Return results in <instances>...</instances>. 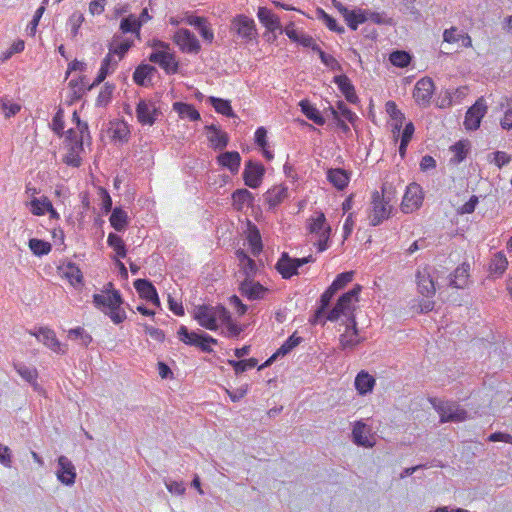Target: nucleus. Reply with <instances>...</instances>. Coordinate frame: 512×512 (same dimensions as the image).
I'll return each instance as SVG.
<instances>
[{"instance_id":"1a4fd4ad","label":"nucleus","mask_w":512,"mask_h":512,"mask_svg":"<svg viewBox=\"0 0 512 512\" xmlns=\"http://www.w3.org/2000/svg\"><path fill=\"white\" fill-rule=\"evenodd\" d=\"M487 105L483 97H480L476 100V102L468 108L465 119L464 126L467 130H477L480 127L481 120L487 113Z\"/></svg>"},{"instance_id":"2eb2a0df","label":"nucleus","mask_w":512,"mask_h":512,"mask_svg":"<svg viewBox=\"0 0 512 512\" xmlns=\"http://www.w3.org/2000/svg\"><path fill=\"white\" fill-rule=\"evenodd\" d=\"M149 61L158 64L167 74H175L178 72V62L176 61L175 55L169 51L156 50L150 54Z\"/></svg>"},{"instance_id":"69168bd1","label":"nucleus","mask_w":512,"mask_h":512,"mask_svg":"<svg viewBox=\"0 0 512 512\" xmlns=\"http://www.w3.org/2000/svg\"><path fill=\"white\" fill-rule=\"evenodd\" d=\"M479 198L476 195H472L470 199L457 209V213L460 215L471 214L475 211Z\"/></svg>"},{"instance_id":"ea45409f","label":"nucleus","mask_w":512,"mask_h":512,"mask_svg":"<svg viewBox=\"0 0 512 512\" xmlns=\"http://www.w3.org/2000/svg\"><path fill=\"white\" fill-rule=\"evenodd\" d=\"M469 149L468 141H458L454 145L451 146L450 150L453 153V156L450 159V162L453 164L461 163L467 156Z\"/></svg>"},{"instance_id":"f257e3e1","label":"nucleus","mask_w":512,"mask_h":512,"mask_svg":"<svg viewBox=\"0 0 512 512\" xmlns=\"http://www.w3.org/2000/svg\"><path fill=\"white\" fill-rule=\"evenodd\" d=\"M103 292L108 295H93V303L95 307L104 311L115 324L122 323L126 319V313L121 309L123 299L120 292L113 289V284L111 282L104 286Z\"/></svg>"},{"instance_id":"4c0bfd02","label":"nucleus","mask_w":512,"mask_h":512,"mask_svg":"<svg viewBox=\"0 0 512 512\" xmlns=\"http://www.w3.org/2000/svg\"><path fill=\"white\" fill-rule=\"evenodd\" d=\"M208 102L213 106L217 113L227 117H235L230 101L211 96Z\"/></svg>"},{"instance_id":"de8ad7c7","label":"nucleus","mask_w":512,"mask_h":512,"mask_svg":"<svg viewBox=\"0 0 512 512\" xmlns=\"http://www.w3.org/2000/svg\"><path fill=\"white\" fill-rule=\"evenodd\" d=\"M303 338L300 336H296V334H292L290 337L286 339V341L276 350L277 356L283 357L290 353L295 347H297Z\"/></svg>"},{"instance_id":"39448f33","label":"nucleus","mask_w":512,"mask_h":512,"mask_svg":"<svg viewBox=\"0 0 512 512\" xmlns=\"http://www.w3.org/2000/svg\"><path fill=\"white\" fill-rule=\"evenodd\" d=\"M178 338L184 344L198 347L202 352L211 353L213 349L211 344H217V340L212 336L203 333L189 331L185 325H181L177 332Z\"/></svg>"},{"instance_id":"393cba45","label":"nucleus","mask_w":512,"mask_h":512,"mask_svg":"<svg viewBox=\"0 0 512 512\" xmlns=\"http://www.w3.org/2000/svg\"><path fill=\"white\" fill-rule=\"evenodd\" d=\"M263 196L265 202L269 206V209L273 210L288 196V188L283 185L274 186L273 188L269 189Z\"/></svg>"},{"instance_id":"f8f14e48","label":"nucleus","mask_w":512,"mask_h":512,"mask_svg":"<svg viewBox=\"0 0 512 512\" xmlns=\"http://www.w3.org/2000/svg\"><path fill=\"white\" fill-rule=\"evenodd\" d=\"M56 476L66 486H72L75 483L76 468L68 457L64 455L58 457Z\"/></svg>"},{"instance_id":"49530a36","label":"nucleus","mask_w":512,"mask_h":512,"mask_svg":"<svg viewBox=\"0 0 512 512\" xmlns=\"http://www.w3.org/2000/svg\"><path fill=\"white\" fill-rule=\"evenodd\" d=\"M65 276L74 287L81 285L83 282L82 272L75 263L69 262L67 264Z\"/></svg>"},{"instance_id":"680f3d73","label":"nucleus","mask_w":512,"mask_h":512,"mask_svg":"<svg viewBox=\"0 0 512 512\" xmlns=\"http://www.w3.org/2000/svg\"><path fill=\"white\" fill-rule=\"evenodd\" d=\"M51 128L54 131V133L57 134L58 136L63 135V133H64V112H63L62 108H59L58 111L55 113V115L52 119Z\"/></svg>"},{"instance_id":"6ab92c4d","label":"nucleus","mask_w":512,"mask_h":512,"mask_svg":"<svg viewBox=\"0 0 512 512\" xmlns=\"http://www.w3.org/2000/svg\"><path fill=\"white\" fill-rule=\"evenodd\" d=\"M469 271L470 265L466 262L462 263L449 275L448 286L456 289H464L468 285Z\"/></svg>"},{"instance_id":"20e7f679","label":"nucleus","mask_w":512,"mask_h":512,"mask_svg":"<svg viewBox=\"0 0 512 512\" xmlns=\"http://www.w3.org/2000/svg\"><path fill=\"white\" fill-rule=\"evenodd\" d=\"M362 286L356 284L351 290L343 293L337 300L336 305L328 312L326 318L328 321H337L342 315L347 316L353 312V306L359 300V294Z\"/></svg>"},{"instance_id":"9d476101","label":"nucleus","mask_w":512,"mask_h":512,"mask_svg":"<svg viewBox=\"0 0 512 512\" xmlns=\"http://www.w3.org/2000/svg\"><path fill=\"white\" fill-rule=\"evenodd\" d=\"M265 168L262 163L248 160L243 171V180L246 186L256 189L263 180Z\"/></svg>"},{"instance_id":"c85d7f7f","label":"nucleus","mask_w":512,"mask_h":512,"mask_svg":"<svg viewBox=\"0 0 512 512\" xmlns=\"http://www.w3.org/2000/svg\"><path fill=\"white\" fill-rule=\"evenodd\" d=\"M369 429L362 421H357L352 430L353 442L358 446L371 447L373 444L368 438Z\"/></svg>"},{"instance_id":"c03bdc74","label":"nucleus","mask_w":512,"mask_h":512,"mask_svg":"<svg viewBox=\"0 0 512 512\" xmlns=\"http://www.w3.org/2000/svg\"><path fill=\"white\" fill-rule=\"evenodd\" d=\"M141 29V22L137 18L130 14L127 17L121 19L120 30L122 33H136L139 35Z\"/></svg>"},{"instance_id":"37998d69","label":"nucleus","mask_w":512,"mask_h":512,"mask_svg":"<svg viewBox=\"0 0 512 512\" xmlns=\"http://www.w3.org/2000/svg\"><path fill=\"white\" fill-rule=\"evenodd\" d=\"M411 60L412 56L404 50H395L389 55V61L391 64L399 68H405L409 66Z\"/></svg>"},{"instance_id":"6e6552de","label":"nucleus","mask_w":512,"mask_h":512,"mask_svg":"<svg viewBox=\"0 0 512 512\" xmlns=\"http://www.w3.org/2000/svg\"><path fill=\"white\" fill-rule=\"evenodd\" d=\"M173 41L184 53L197 54L201 45L196 36L188 29H178L173 35Z\"/></svg>"},{"instance_id":"c756f323","label":"nucleus","mask_w":512,"mask_h":512,"mask_svg":"<svg viewBox=\"0 0 512 512\" xmlns=\"http://www.w3.org/2000/svg\"><path fill=\"white\" fill-rule=\"evenodd\" d=\"M154 72H156V68L154 66L149 64H140L133 73V80L137 85L146 87Z\"/></svg>"},{"instance_id":"09e8293b","label":"nucleus","mask_w":512,"mask_h":512,"mask_svg":"<svg viewBox=\"0 0 512 512\" xmlns=\"http://www.w3.org/2000/svg\"><path fill=\"white\" fill-rule=\"evenodd\" d=\"M107 243L110 247H112L115 250L118 257H126V246L123 239L119 235L115 233H110L108 235Z\"/></svg>"},{"instance_id":"b1692460","label":"nucleus","mask_w":512,"mask_h":512,"mask_svg":"<svg viewBox=\"0 0 512 512\" xmlns=\"http://www.w3.org/2000/svg\"><path fill=\"white\" fill-rule=\"evenodd\" d=\"M217 161L235 175L240 168L241 156L237 151H225L217 157Z\"/></svg>"},{"instance_id":"423d86ee","label":"nucleus","mask_w":512,"mask_h":512,"mask_svg":"<svg viewBox=\"0 0 512 512\" xmlns=\"http://www.w3.org/2000/svg\"><path fill=\"white\" fill-rule=\"evenodd\" d=\"M309 231L317 237L314 244L317 246L318 252L325 251L329 247L331 227L327 223L324 213L320 212L316 218L312 219L309 223Z\"/></svg>"},{"instance_id":"a878e982","label":"nucleus","mask_w":512,"mask_h":512,"mask_svg":"<svg viewBox=\"0 0 512 512\" xmlns=\"http://www.w3.org/2000/svg\"><path fill=\"white\" fill-rule=\"evenodd\" d=\"M233 207L242 211L245 206L250 207L254 202V195L245 188L236 189L232 195Z\"/></svg>"},{"instance_id":"4be33fe9","label":"nucleus","mask_w":512,"mask_h":512,"mask_svg":"<svg viewBox=\"0 0 512 512\" xmlns=\"http://www.w3.org/2000/svg\"><path fill=\"white\" fill-rule=\"evenodd\" d=\"M35 336L39 341H41L52 351L61 354H64L66 352L65 349H62V346L58 339L56 338L55 332L53 330L49 328H40L38 333L35 334Z\"/></svg>"},{"instance_id":"2f4dec72","label":"nucleus","mask_w":512,"mask_h":512,"mask_svg":"<svg viewBox=\"0 0 512 512\" xmlns=\"http://www.w3.org/2000/svg\"><path fill=\"white\" fill-rule=\"evenodd\" d=\"M301 112L311 121L317 125H324L325 118L322 116L320 111L314 107L308 100H301L299 103Z\"/></svg>"},{"instance_id":"a19ab883","label":"nucleus","mask_w":512,"mask_h":512,"mask_svg":"<svg viewBox=\"0 0 512 512\" xmlns=\"http://www.w3.org/2000/svg\"><path fill=\"white\" fill-rule=\"evenodd\" d=\"M507 265L508 261L505 255L501 252H498L491 259L489 266L490 273L499 277L505 272V270L507 269Z\"/></svg>"},{"instance_id":"f704fd0d","label":"nucleus","mask_w":512,"mask_h":512,"mask_svg":"<svg viewBox=\"0 0 512 512\" xmlns=\"http://www.w3.org/2000/svg\"><path fill=\"white\" fill-rule=\"evenodd\" d=\"M116 65H117V62L112 63V56L110 53H108L101 63V67H100L97 77L95 78L93 83L90 84V86L88 87V90H92L93 88L98 86L100 83H102L105 80V78L107 77V75L109 73H111V71H110L111 66H116Z\"/></svg>"},{"instance_id":"7c9ffc66","label":"nucleus","mask_w":512,"mask_h":512,"mask_svg":"<svg viewBox=\"0 0 512 512\" xmlns=\"http://www.w3.org/2000/svg\"><path fill=\"white\" fill-rule=\"evenodd\" d=\"M328 181L337 189L343 190L349 182V177L345 170L341 168H331L327 171Z\"/></svg>"},{"instance_id":"c9c22d12","label":"nucleus","mask_w":512,"mask_h":512,"mask_svg":"<svg viewBox=\"0 0 512 512\" xmlns=\"http://www.w3.org/2000/svg\"><path fill=\"white\" fill-rule=\"evenodd\" d=\"M134 287L139 296L147 301H149L157 293L155 286L147 279L135 280Z\"/></svg>"},{"instance_id":"774afa93","label":"nucleus","mask_w":512,"mask_h":512,"mask_svg":"<svg viewBox=\"0 0 512 512\" xmlns=\"http://www.w3.org/2000/svg\"><path fill=\"white\" fill-rule=\"evenodd\" d=\"M336 110L338 113L340 112L341 115L351 124H354V122L358 119L357 115L351 111L343 101L337 102Z\"/></svg>"},{"instance_id":"cd10ccee","label":"nucleus","mask_w":512,"mask_h":512,"mask_svg":"<svg viewBox=\"0 0 512 512\" xmlns=\"http://www.w3.org/2000/svg\"><path fill=\"white\" fill-rule=\"evenodd\" d=\"M375 378L367 371H360L355 378V388L360 395H366L372 392L375 386Z\"/></svg>"},{"instance_id":"8fccbe9b","label":"nucleus","mask_w":512,"mask_h":512,"mask_svg":"<svg viewBox=\"0 0 512 512\" xmlns=\"http://www.w3.org/2000/svg\"><path fill=\"white\" fill-rule=\"evenodd\" d=\"M227 363L233 367L236 374H240L248 369L256 367L258 361L255 358H250L246 360H228Z\"/></svg>"},{"instance_id":"0eeeda50","label":"nucleus","mask_w":512,"mask_h":512,"mask_svg":"<svg viewBox=\"0 0 512 512\" xmlns=\"http://www.w3.org/2000/svg\"><path fill=\"white\" fill-rule=\"evenodd\" d=\"M230 30L245 42H250L257 36L255 21L243 14L236 15L232 19Z\"/></svg>"},{"instance_id":"a211bd4d","label":"nucleus","mask_w":512,"mask_h":512,"mask_svg":"<svg viewBox=\"0 0 512 512\" xmlns=\"http://www.w3.org/2000/svg\"><path fill=\"white\" fill-rule=\"evenodd\" d=\"M416 282L418 292L427 297L431 298L434 296L436 292V287L434 280L430 274L428 268H423L422 270H418L416 273Z\"/></svg>"},{"instance_id":"bb28decb","label":"nucleus","mask_w":512,"mask_h":512,"mask_svg":"<svg viewBox=\"0 0 512 512\" xmlns=\"http://www.w3.org/2000/svg\"><path fill=\"white\" fill-rule=\"evenodd\" d=\"M257 16L259 21L269 30L276 31L281 30L279 18L268 8L259 7Z\"/></svg>"},{"instance_id":"6e6d98bb","label":"nucleus","mask_w":512,"mask_h":512,"mask_svg":"<svg viewBox=\"0 0 512 512\" xmlns=\"http://www.w3.org/2000/svg\"><path fill=\"white\" fill-rule=\"evenodd\" d=\"M211 146L215 150H223L229 142V137L227 133L219 131L216 134H212L208 137Z\"/></svg>"},{"instance_id":"864d4df0","label":"nucleus","mask_w":512,"mask_h":512,"mask_svg":"<svg viewBox=\"0 0 512 512\" xmlns=\"http://www.w3.org/2000/svg\"><path fill=\"white\" fill-rule=\"evenodd\" d=\"M354 272L346 271L336 276L330 287L338 292L353 280Z\"/></svg>"},{"instance_id":"13d9d810","label":"nucleus","mask_w":512,"mask_h":512,"mask_svg":"<svg viewBox=\"0 0 512 512\" xmlns=\"http://www.w3.org/2000/svg\"><path fill=\"white\" fill-rule=\"evenodd\" d=\"M130 137V129L126 122L122 121L116 124L113 131V138L120 142H127Z\"/></svg>"},{"instance_id":"7ed1b4c3","label":"nucleus","mask_w":512,"mask_h":512,"mask_svg":"<svg viewBox=\"0 0 512 512\" xmlns=\"http://www.w3.org/2000/svg\"><path fill=\"white\" fill-rule=\"evenodd\" d=\"M433 408L440 416V422H463L468 418L467 411L453 401H441L437 398L429 399Z\"/></svg>"},{"instance_id":"4468645a","label":"nucleus","mask_w":512,"mask_h":512,"mask_svg":"<svg viewBox=\"0 0 512 512\" xmlns=\"http://www.w3.org/2000/svg\"><path fill=\"white\" fill-rule=\"evenodd\" d=\"M158 115L159 109L156 107L154 102L143 99L139 100L136 107V116L142 125L152 126Z\"/></svg>"},{"instance_id":"72a5a7b5","label":"nucleus","mask_w":512,"mask_h":512,"mask_svg":"<svg viewBox=\"0 0 512 512\" xmlns=\"http://www.w3.org/2000/svg\"><path fill=\"white\" fill-rule=\"evenodd\" d=\"M120 40V36L115 35L112 43L109 46V53L116 54L119 58H123L127 51L133 46V40L124 39Z\"/></svg>"},{"instance_id":"ddd939ff","label":"nucleus","mask_w":512,"mask_h":512,"mask_svg":"<svg viewBox=\"0 0 512 512\" xmlns=\"http://www.w3.org/2000/svg\"><path fill=\"white\" fill-rule=\"evenodd\" d=\"M423 196L421 187L416 183H411L407 186L403 200L401 203V210L404 213H411L419 208L422 204Z\"/></svg>"},{"instance_id":"aec40b11","label":"nucleus","mask_w":512,"mask_h":512,"mask_svg":"<svg viewBox=\"0 0 512 512\" xmlns=\"http://www.w3.org/2000/svg\"><path fill=\"white\" fill-rule=\"evenodd\" d=\"M275 268L284 279H290L294 275L298 274V267L295 259L291 258L286 252L282 253L280 259L276 263Z\"/></svg>"},{"instance_id":"473e14b6","label":"nucleus","mask_w":512,"mask_h":512,"mask_svg":"<svg viewBox=\"0 0 512 512\" xmlns=\"http://www.w3.org/2000/svg\"><path fill=\"white\" fill-rule=\"evenodd\" d=\"M344 19L351 30H356L359 24L368 20V10L360 8L350 10L348 14L344 16Z\"/></svg>"},{"instance_id":"9b49d317","label":"nucleus","mask_w":512,"mask_h":512,"mask_svg":"<svg viewBox=\"0 0 512 512\" xmlns=\"http://www.w3.org/2000/svg\"><path fill=\"white\" fill-rule=\"evenodd\" d=\"M435 85L430 77H423L416 82L413 97L420 106L427 107L430 104Z\"/></svg>"},{"instance_id":"e2e57ef3","label":"nucleus","mask_w":512,"mask_h":512,"mask_svg":"<svg viewBox=\"0 0 512 512\" xmlns=\"http://www.w3.org/2000/svg\"><path fill=\"white\" fill-rule=\"evenodd\" d=\"M84 21V16L80 12H74L68 19V24L71 27V35L72 37H76L79 32V28L81 27Z\"/></svg>"},{"instance_id":"338daca9","label":"nucleus","mask_w":512,"mask_h":512,"mask_svg":"<svg viewBox=\"0 0 512 512\" xmlns=\"http://www.w3.org/2000/svg\"><path fill=\"white\" fill-rule=\"evenodd\" d=\"M320 59L322 63L333 71H341V64L332 55L325 52L320 53Z\"/></svg>"},{"instance_id":"5701e85b","label":"nucleus","mask_w":512,"mask_h":512,"mask_svg":"<svg viewBox=\"0 0 512 512\" xmlns=\"http://www.w3.org/2000/svg\"><path fill=\"white\" fill-rule=\"evenodd\" d=\"M333 82L337 84L339 90L349 103L355 104L358 102L359 99L356 95L355 88L345 74L335 76Z\"/></svg>"},{"instance_id":"052dcab7","label":"nucleus","mask_w":512,"mask_h":512,"mask_svg":"<svg viewBox=\"0 0 512 512\" xmlns=\"http://www.w3.org/2000/svg\"><path fill=\"white\" fill-rule=\"evenodd\" d=\"M69 337L73 339H80L81 344L87 347L92 342V336L88 334L82 327H76L69 330Z\"/></svg>"},{"instance_id":"5fc2aeb1","label":"nucleus","mask_w":512,"mask_h":512,"mask_svg":"<svg viewBox=\"0 0 512 512\" xmlns=\"http://www.w3.org/2000/svg\"><path fill=\"white\" fill-rule=\"evenodd\" d=\"M361 341L362 338L355 336V334H352L351 336L342 334L339 338V346L343 351H352Z\"/></svg>"},{"instance_id":"4d7b16f0","label":"nucleus","mask_w":512,"mask_h":512,"mask_svg":"<svg viewBox=\"0 0 512 512\" xmlns=\"http://www.w3.org/2000/svg\"><path fill=\"white\" fill-rule=\"evenodd\" d=\"M248 242L253 256H258L262 251V241L259 231L255 228L248 236Z\"/></svg>"},{"instance_id":"e433bc0d","label":"nucleus","mask_w":512,"mask_h":512,"mask_svg":"<svg viewBox=\"0 0 512 512\" xmlns=\"http://www.w3.org/2000/svg\"><path fill=\"white\" fill-rule=\"evenodd\" d=\"M173 109L179 114L181 118H188L191 121H197L200 119V113L191 104L175 102L173 104Z\"/></svg>"},{"instance_id":"58836bf2","label":"nucleus","mask_w":512,"mask_h":512,"mask_svg":"<svg viewBox=\"0 0 512 512\" xmlns=\"http://www.w3.org/2000/svg\"><path fill=\"white\" fill-rule=\"evenodd\" d=\"M14 368L17 373L28 383L35 385L38 377L37 369L31 366H27L22 362L14 363Z\"/></svg>"},{"instance_id":"603ef678","label":"nucleus","mask_w":512,"mask_h":512,"mask_svg":"<svg viewBox=\"0 0 512 512\" xmlns=\"http://www.w3.org/2000/svg\"><path fill=\"white\" fill-rule=\"evenodd\" d=\"M0 110L5 118H10L21 110V106L17 103H12L7 97H0Z\"/></svg>"},{"instance_id":"3c124183","label":"nucleus","mask_w":512,"mask_h":512,"mask_svg":"<svg viewBox=\"0 0 512 512\" xmlns=\"http://www.w3.org/2000/svg\"><path fill=\"white\" fill-rule=\"evenodd\" d=\"M114 89H115L114 84H110L108 82L105 83L96 99V105L98 107L107 106L112 99V94L114 92Z\"/></svg>"},{"instance_id":"bf43d9fd","label":"nucleus","mask_w":512,"mask_h":512,"mask_svg":"<svg viewBox=\"0 0 512 512\" xmlns=\"http://www.w3.org/2000/svg\"><path fill=\"white\" fill-rule=\"evenodd\" d=\"M239 267V273L245 276L244 279H254L257 274V265L252 258L239 265Z\"/></svg>"},{"instance_id":"a18cd8bd","label":"nucleus","mask_w":512,"mask_h":512,"mask_svg":"<svg viewBox=\"0 0 512 512\" xmlns=\"http://www.w3.org/2000/svg\"><path fill=\"white\" fill-rule=\"evenodd\" d=\"M29 248L33 252L34 255L44 256V255H47L51 251L52 246L47 241L37 239V238H32L29 240Z\"/></svg>"},{"instance_id":"f3484780","label":"nucleus","mask_w":512,"mask_h":512,"mask_svg":"<svg viewBox=\"0 0 512 512\" xmlns=\"http://www.w3.org/2000/svg\"><path fill=\"white\" fill-rule=\"evenodd\" d=\"M239 290L242 296L248 300H259L264 298L268 291L262 284L254 281V279H243L239 285Z\"/></svg>"},{"instance_id":"0e129e2a","label":"nucleus","mask_w":512,"mask_h":512,"mask_svg":"<svg viewBox=\"0 0 512 512\" xmlns=\"http://www.w3.org/2000/svg\"><path fill=\"white\" fill-rule=\"evenodd\" d=\"M386 112L389 114L394 122L403 123L405 120L404 114L398 109L397 105L393 101H388L385 105Z\"/></svg>"},{"instance_id":"412c9836","label":"nucleus","mask_w":512,"mask_h":512,"mask_svg":"<svg viewBox=\"0 0 512 512\" xmlns=\"http://www.w3.org/2000/svg\"><path fill=\"white\" fill-rule=\"evenodd\" d=\"M81 151H83V140L75 139L67 145V153L63 157V162L68 166L79 167L82 161L79 155Z\"/></svg>"},{"instance_id":"f03ea898","label":"nucleus","mask_w":512,"mask_h":512,"mask_svg":"<svg viewBox=\"0 0 512 512\" xmlns=\"http://www.w3.org/2000/svg\"><path fill=\"white\" fill-rule=\"evenodd\" d=\"M388 186L382 187V194L378 191L372 193V212L369 216L370 225L378 226L385 219L390 217L392 206L390 205L391 197L387 194Z\"/></svg>"},{"instance_id":"dca6fc26","label":"nucleus","mask_w":512,"mask_h":512,"mask_svg":"<svg viewBox=\"0 0 512 512\" xmlns=\"http://www.w3.org/2000/svg\"><path fill=\"white\" fill-rule=\"evenodd\" d=\"M194 318L200 326L208 330L215 331L218 329L213 306L205 304L197 306L194 310Z\"/></svg>"},{"instance_id":"79ce46f5","label":"nucleus","mask_w":512,"mask_h":512,"mask_svg":"<svg viewBox=\"0 0 512 512\" xmlns=\"http://www.w3.org/2000/svg\"><path fill=\"white\" fill-rule=\"evenodd\" d=\"M127 219V213L121 208L116 207L111 213L110 223L116 231L121 232L127 225Z\"/></svg>"}]
</instances>
